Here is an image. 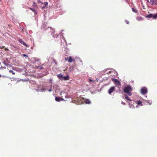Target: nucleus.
Masks as SVG:
<instances>
[{
	"mask_svg": "<svg viewBox=\"0 0 157 157\" xmlns=\"http://www.w3.org/2000/svg\"><path fill=\"white\" fill-rule=\"evenodd\" d=\"M148 18H151L153 17V19H155L157 17V13L155 15L152 14H150L146 16Z\"/></svg>",
	"mask_w": 157,
	"mask_h": 157,
	"instance_id": "f03ea898",
	"label": "nucleus"
},
{
	"mask_svg": "<svg viewBox=\"0 0 157 157\" xmlns=\"http://www.w3.org/2000/svg\"><path fill=\"white\" fill-rule=\"evenodd\" d=\"M57 76L59 78H63V76L62 75L60 74H59L57 75Z\"/></svg>",
	"mask_w": 157,
	"mask_h": 157,
	"instance_id": "4468645a",
	"label": "nucleus"
},
{
	"mask_svg": "<svg viewBox=\"0 0 157 157\" xmlns=\"http://www.w3.org/2000/svg\"><path fill=\"white\" fill-rule=\"evenodd\" d=\"M63 78H64V79L65 80H69V77L68 75H67L66 76L63 77Z\"/></svg>",
	"mask_w": 157,
	"mask_h": 157,
	"instance_id": "f8f14e48",
	"label": "nucleus"
},
{
	"mask_svg": "<svg viewBox=\"0 0 157 157\" xmlns=\"http://www.w3.org/2000/svg\"><path fill=\"white\" fill-rule=\"evenodd\" d=\"M5 51H8V48H5Z\"/></svg>",
	"mask_w": 157,
	"mask_h": 157,
	"instance_id": "cd10ccee",
	"label": "nucleus"
},
{
	"mask_svg": "<svg viewBox=\"0 0 157 157\" xmlns=\"http://www.w3.org/2000/svg\"><path fill=\"white\" fill-rule=\"evenodd\" d=\"M115 90V87L114 86H113L111 87L109 90L108 93L109 94H111Z\"/></svg>",
	"mask_w": 157,
	"mask_h": 157,
	"instance_id": "423d86ee",
	"label": "nucleus"
},
{
	"mask_svg": "<svg viewBox=\"0 0 157 157\" xmlns=\"http://www.w3.org/2000/svg\"><path fill=\"white\" fill-rule=\"evenodd\" d=\"M1 64V62H0V65Z\"/></svg>",
	"mask_w": 157,
	"mask_h": 157,
	"instance_id": "4c0bfd02",
	"label": "nucleus"
},
{
	"mask_svg": "<svg viewBox=\"0 0 157 157\" xmlns=\"http://www.w3.org/2000/svg\"><path fill=\"white\" fill-rule=\"evenodd\" d=\"M89 80L90 82H96V81L97 80V79H96V80H92L91 79H89Z\"/></svg>",
	"mask_w": 157,
	"mask_h": 157,
	"instance_id": "f3484780",
	"label": "nucleus"
},
{
	"mask_svg": "<svg viewBox=\"0 0 157 157\" xmlns=\"http://www.w3.org/2000/svg\"><path fill=\"white\" fill-rule=\"evenodd\" d=\"M51 91V90H49V91Z\"/></svg>",
	"mask_w": 157,
	"mask_h": 157,
	"instance_id": "c9c22d12",
	"label": "nucleus"
},
{
	"mask_svg": "<svg viewBox=\"0 0 157 157\" xmlns=\"http://www.w3.org/2000/svg\"><path fill=\"white\" fill-rule=\"evenodd\" d=\"M19 42L23 45L25 46L26 47H29V46L27 45L26 43L24 41L21 39H20L18 40Z\"/></svg>",
	"mask_w": 157,
	"mask_h": 157,
	"instance_id": "6e6552de",
	"label": "nucleus"
},
{
	"mask_svg": "<svg viewBox=\"0 0 157 157\" xmlns=\"http://www.w3.org/2000/svg\"><path fill=\"white\" fill-rule=\"evenodd\" d=\"M30 9L32 10L33 12H34L35 14H37V12L35 10L34 8H30Z\"/></svg>",
	"mask_w": 157,
	"mask_h": 157,
	"instance_id": "9d476101",
	"label": "nucleus"
},
{
	"mask_svg": "<svg viewBox=\"0 0 157 157\" xmlns=\"http://www.w3.org/2000/svg\"><path fill=\"white\" fill-rule=\"evenodd\" d=\"M112 80L116 84L118 85H120L121 83L117 79L113 78L112 79Z\"/></svg>",
	"mask_w": 157,
	"mask_h": 157,
	"instance_id": "0eeeda50",
	"label": "nucleus"
},
{
	"mask_svg": "<svg viewBox=\"0 0 157 157\" xmlns=\"http://www.w3.org/2000/svg\"><path fill=\"white\" fill-rule=\"evenodd\" d=\"M4 68V69H5L6 68V67H1V68Z\"/></svg>",
	"mask_w": 157,
	"mask_h": 157,
	"instance_id": "bb28decb",
	"label": "nucleus"
},
{
	"mask_svg": "<svg viewBox=\"0 0 157 157\" xmlns=\"http://www.w3.org/2000/svg\"><path fill=\"white\" fill-rule=\"evenodd\" d=\"M4 46H2V47H0V48H4Z\"/></svg>",
	"mask_w": 157,
	"mask_h": 157,
	"instance_id": "c756f323",
	"label": "nucleus"
},
{
	"mask_svg": "<svg viewBox=\"0 0 157 157\" xmlns=\"http://www.w3.org/2000/svg\"><path fill=\"white\" fill-rule=\"evenodd\" d=\"M36 68H39L40 70H41L43 69V67H37Z\"/></svg>",
	"mask_w": 157,
	"mask_h": 157,
	"instance_id": "412c9836",
	"label": "nucleus"
},
{
	"mask_svg": "<svg viewBox=\"0 0 157 157\" xmlns=\"http://www.w3.org/2000/svg\"><path fill=\"white\" fill-rule=\"evenodd\" d=\"M45 6H46L48 5V2H44L43 3Z\"/></svg>",
	"mask_w": 157,
	"mask_h": 157,
	"instance_id": "aec40b11",
	"label": "nucleus"
},
{
	"mask_svg": "<svg viewBox=\"0 0 157 157\" xmlns=\"http://www.w3.org/2000/svg\"><path fill=\"white\" fill-rule=\"evenodd\" d=\"M45 6H43V7H42V8H43V9H44V8H45Z\"/></svg>",
	"mask_w": 157,
	"mask_h": 157,
	"instance_id": "7c9ffc66",
	"label": "nucleus"
},
{
	"mask_svg": "<svg viewBox=\"0 0 157 157\" xmlns=\"http://www.w3.org/2000/svg\"><path fill=\"white\" fill-rule=\"evenodd\" d=\"M132 88L129 86L125 87L123 89L124 92L127 94L129 96H131L132 94L131 91L132 90Z\"/></svg>",
	"mask_w": 157,
	"mask_h": 157,
	"instance_id": "f257e3e1",
	"label": "nucleus"
},
{
	"mask_svg": "<svg viewBox=\"0 0 157 157\" xmlns=\"http://www.w3.org/2000/svg\"><path fill=\"white\" fill-rule=\"evenodd\" d=\"M141 93L143 94H146L147 92V89L145 87L142 88L141 89Z\"/></svg>",
	"mask_w": 157,
	"mask_h": 157,
	"instance_id": "39448f33",
	"label": "nucleus"
},
{
	"mask_svg": "<svg viewBox=\"0 0 157 157\" xmlns=\"http://www.w3.org/2000/svg\"><path fill=\"white\" fill-rule=\"evenodd\" d=\"M86 104H88V100L86 99Z\"/></svg>",
	"mask_w": 157,
	"mask_h": 157,
	"instance_id": "393cba45",
	"label": "nucleus"
},
{
	"mask_svg": "<svg viewBox=\"0 0 157 157\" xmlns=\"http://www.w3.org/2000/svg\"><path fill=\"white\" fill-rule=\"evenodd\" d=\"M65 61H68L69 63H71L75 61V59H72L71 56L65 58Z\"/></svg>",
	"mask_w": 157,
	"mask_h": 157,
	"instance_id": "7ed1b4c3",
	"label": "nucleus"
},
{
	"mask_svg": "<svg viewBox=\"0 0 157 157\" xmlns=\"http://www.w3.org/2000/svg\"><path fill=\"white\" fill-rule=\"evenodd\" d=\"M73 66H72L70 67V68H71V67L73 68Z\"/></svg>",
	"mask_w": 157,
	"mask_h": 157,
	"instance_id": "72a5a7b5",
	"label": "nucleus"
},
{
	"mask_svg": "<svg viewBox=\"0 0 157 157\" xmlns=\"http://www.w3.org/2000/svg\"><path fill=\"white\" fill-rule=\"evenodd\" d=\"M1 77V74H0V77Z\"/></svg>",
	"mask_w": 157,
	"mask_h": 157,
	"instance_id": "e433bc0d",
	"label": "nucleus"
},
{
	"mask_svg": "<svg viewBox=\"0 0 157 157\" xmlns=\"http://www.w3.org/2000/svg\"><path fill=\"white\" fill-rule=\"evenodd\" d=\"M50 28L51 29H52V28L51 27H49L48 28Z\"/></svg>",
	"mask_w": 157,
	"mask_h": 157,
	"instance_id": "473e14b6",
	"label": "nucleus"
},
{
	"mask_svg": "<svg viewBox=\"0 0 157 157\" xmlns=\"http://www.w3.org/2000/svg\"><path fill=\"white\" fill-rule=\"evenodd\" d=\"M124 96L125 97V99H126L127 100H129V101L131 100V99L129 98L128 97L127 94H125Z\"/></svg>",
	"mask_w": 157,
	"mask_h": 157,
	"instance_id": "9b49d317",
	"label": "nucleus"
},
{
	"mask_svg": "<svg viewBox=\"0 0 157 157\" xmlns=\"http://www.w3.org/2000/svg\"><path fill=\"white\" fill-rule=\"evenodd\" d=\"M143 19V18L141 17L138 16L136 17V20L138 21H142Z\"/></svg>",
	"mask_w": 157,
	"mask_h": 157,
	"instance_id": "1a4fd4ad",
	"label": "nucleus"
},
{
	"mask_svg": "<svg viewBox=\"0 0 157 157\" xmlns=\"http://www.w3.org/2000/svg\"><path fill=\"white\" fill-rule=\"evenodd\" d=\"M136 103L138 105H140L141 104L142 102L139 100H138L136 102Z\"/></svg>",
	"mask_w": 157,
	"mask_h": 157,
	"instance_id": "dca6fc26",
	"label": "nucleus"
},
{
	"mask_svg": "<svg viewBox=\"0 0 157 157\" xmlns=\"http://www.w3.org/2000/svg\"><path fill=\"white\" fill-rule=\"evenodd\" d=\"M37 3L38 4H40V3H41L42 2H41V1L40 0H38V1H37Z\"/></svg>",
	"mask_w": 157,
	"mask_h": 157,
	"instance_id": "4be33fe9",
	"label": "nucleus"
},
{
	"mask_svg": "<svg viewBox=\"0 0 157 157\" xmlns=\"http://www.w3.org/2000/svg\"><path fill=\"white\" fill-rule=\"evenodd\" d=\"M122 104H125V103L124 102H122Z\"/></svg>",
	"mask_w": 157,
	"mask_h": 157,
	"instance_id": "2f4dec72",
	"label": "nucleus"
},
{
	"mask_svg": "<svg viewBox=\"0 0 157 157\" xmlns=\"http://www.w3.org/2000/svg\"><path fill=\"white\" fill-rule=\"evenodd\" d=\"M132 11L136 13H137V10L136 9H134L133 8H132Z\"/></svg>",
	"mask_w": 157,
	"mask_h": 157,
	"instance_id": "2eb2a0df",
	"label": "nucleus"
},
{
	"mask_svg": "<svg viewBox=\"0 0 157 157\" xmlns=\"http://www.w3.org/2000/svg\"><path fill=\"white\" fill-rule=\"evenodd\" d=\"M9 72L10 73H12V74H13V75L15 74V73L13 72V70H10L9 71Z\"/></svg>",
	"mask_w": 157,
	"mask_h": 157,
	"instance_id": "6ab92c4d",
	"label": "nucleus"
},
{
	"mask_svg": "<svg viewBox=\"0 0 157 157\" xmlns=\"http://www.w3.org/2000/svg\"><path fill=\"white\" fill-rule=\"evenodd\" d=\"M2 0H0V1H2Z\"/></svg>",
	"mask_w": 157,
	"mask_h": 157,
	"instance_id": "58836bf2",
	"label": "nucleus"
},
{
	"mask_svg": "<svg viewBox=\"0 0 157 157\" xmlns=\"http://www.w3.org/2000/svg\"><path fill=\"white\" fill-rule=\"evenodd\" d=\"M125 22L127 24H128L129 23V21L127 20H125Z\"/></svg>",
	"mask_w": 157,
	"mask_h": 157,
	"instance_id": "b1692460",
	"label": "nucleus"
},
{
	"mask_svg": "<svg viewBox=\"0 0 157 157\" xmlns=\"http://www.w3.org/2000/svg\"><path fill=\"white\" fill-rule=\"evenodd\" d=\"M55 100L57 101H60V98L59 97H56L55 98Z\"/></svg>",
	"mask_w": 157,
	"mask_h": 157,
	"instance_id": "ddd939ff",
	"label": "nucleus"
},
{
	"mask_svg": "<svg viewBox=\"0 0 157 157\" xmlns=\"http://www.w3.org/2000/svg\"><path fill=\"white\" fill-rule=\"evenodd\" d=\"M147 0L149 3H151L152 5H157V0H150V2L148 0Z\"/></svg>",
	"mask_w": 157,
	"mask_h": 157,
	"instance_id": "20e7f679",
	"label": "nucleus"
},
{
	"mask_svg": "<svg viewBox=\"0 0 157 157\" xmlns=\"http://www.w3.org/2000/svg\"><path fill=\"white\" fill-rule=\"evenodd\" d=\"M64 100V99L63 98H60V101H63Z\"/></svg>",
	"mask_w": 157,
	"mask_h": 157,
	"instance_id": "c85d7f7f",
	"label": "nucleus"
},
{
	"mask_svg": "<svg viewBox=\"0 0 157 157\" xmlns=\"http://www.w3.org/2000/svg\"><path fill=\"white\" fill-rule=\"evenodd\" d=\"M89 104H90V101L89 100Z\"/></svg>",
	"mask_w": 157,
	"mask_h": 157,
	"instance_id": "f704fd0d",
	"label": "nucleus"
},
{
	"mask_svg": "<svg viewBox=\"0 0 157 157\" xmlns=\"http://www.w3.org/2000/svg\"><path fill=\"white\" fill-rule=\"evenodd\" d=\"M33 6H35L36 7V5L35 2H33Z\"/></svg>",
	"mask_w": 157,
	"mask_h": 157,
	"instance_id": "5701e85b",
	"label": "nucleus"
},
{
	"mask_svg": "<svg viewBox=\"0 0 157 157\" xmlns=\"http://www.w3.org/2000/svg\"><path fill=\"white\" fill-rule=\"evenodd\" d=\"M147 102L149 103V105H151L152 104V102L151 101L148 100L147 101Z\"/></svg>",
	"mask_w": 157,
	"mask_h": 157,
	"instance_id": "a211bd4d",
	"label": "nucleus"
},
{
	"mask_svg": "<svg viewBox=\"0 0 157 157\" xmlns=\"http://www.w3.org/2000/svg\"><path fill=\"white\" fill-rule=\"evenodd\" d=\"M23 56H25V57H28V56L27 55H26V54H24L23 55Z\"/></svg>",
	"mask_w": 157,
	"mask_h": 157,
	"instance_id": "a878e982",
	"label": "nucleus"
}]
</instances>
